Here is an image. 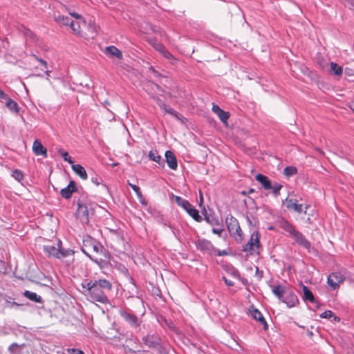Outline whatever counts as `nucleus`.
I'll return each mask as SVG.
<instances>
[{
  "label": "nucleus",
  "instance_id": "7ed1b4c3",
  "mask_svg": "<svg viewBox=\"0 0 354 354\" xmlns=\"http://www.w3.org/2000/svg\"><path fill=\"white\" fill-rule=\"evenodd\" d=\"M272 294L283 303H285L288 308H293L299 304V301L297 296L289 286L281 285H270Z\"/></svg>",
  "mask_w": 354,
  "mask_h": 354
},
{
  "label": "nucleus",
  "instance_id": "13d9d810",
  "mask_svg": "<svg viewBox=\"0 0 354 354\" xmlns=\"http://www.w3.org/2000/svg\"><path fill=\"white\" fill-rule=\"evenodd\" d=\"M138 200H139V202L142 205H147V203L145 200V198H144L142 194L141 193V197L140 198H138Z\"/></svg>",
  "mask_w": 354,
  "mask_h": 354
},
{
  "label": "nucleus",
  "instance_id": "de8ad7c7",
  "mask_svg": "<svg viewBox=\"0 0 354 354\" xmlns=\"http://www.w3.org/2000/svg\"><path fill=\"white\" fill-rule=\"evenodd\" d=\"M223 280L224 281L225 283L226 286H227L228 287H231V286H234V282L228 279H227L225 277H223Z\"/></svg>",
  "mask_w": 354,
  "mask_h": 354
},
{
  "label": "nucleus",
  "instance_id": "4d7b16f0",
  "mask_svg": "<svg viewBox=\"0 0 354 354\" xmlns=\"http://www.w3.org/2000/svg\"><path fill=\"white\" fill-rule=\"evenodd\" d=\"M149 70L153 74L154 77H158L160 76V74L156 69H154L152 66L150 67Z\"/></svg>",
  "mask_w": 354,
  "mask_h": 354
},
{
  "label": "nucleus",
  "instance_id": "1a4fd4ad",
  "mask_svg": "<svg viewBox=\"0 0 354 354\" xmlns=\"http://www.w3.org/2000/svg\"><path fill=\"white\" fill-rule=\"evenodd\" d=\"M259 238V232L257 231L254 232L250 236V241L243 245L242 251L250 252V254L259 253L258 250L260 248Z\"/></svg>",
  "mask_w": 354,
  "mask_h": 354
},
{
  "label": "nucleus",
  "instance_id": "a878e982",
  "mask_svg": "<svg viewBox=\"0 0 354 354\" xmlns=\"http://www.w3.org/2000/svg\"><path fill=\"white\" fill-rule=\"evenodd\" d=\"M72 169L82 179L86 180L88 178L85 169L79 164L72 165Z\"/></svg>",
  "mask_w": 354,
  "mask_h": 354
},
{
  "label": "nucleus",
  "instance_id": "412c9836",
  "mask_svg": "<svg viewBox=\"0 0 354 354\" xmlns=\"http://www.w3.org/2000/svg\"><path fill=\"white\" fill-rule=\"evenodd\" d=\"M300 286L302 288V291L304 294V301H309L312 304L315 303L316 300L312 291L306 286L304 285L301 282L300 283Z\"/></svg>",
  "mask_w": 354,
  "mask_h": 354
},
{
  "label": "nucleus",
  "instance_id": "864d4df0",
  "mask_svg": "<svg viewBox=\"0 0 354 354\" xmlns=\"http://www.w3.org/2000/svg\"><path fill=\"white\" fill-rule=\"evenodd\" d=\"M91 181L93 183L95 184L96 185H99L102 182V179L98 177H93L91 178Z\"/></svg>",
  "mask_w": 354,
  "mask_h": 354
},
{
  "label": "nucleus",
  "instance_id": "f3484780",
  "mask_svg": "<svg viewBox=\"0 0 354 354\" xmlns=\"http://www.w3.org/2000/svg\"><path fill=\"white\" fill-rule=\"evenodd\" d=\"M32 151L36 156H42L46 158L48 156L46 149L42 145L39 140H35L32 145Z\"/></svg>",
  "mask_w": 354,
  "mask_h": 354
},
{
  "label": "nucleus",
  "instance_id": "393cba45",
  "mask_svg": "<svg viewBox=\"0 0 354 354\" xmlns=\"http://www.w3.org/2000/svg\"><path fill=\"white\" fill-rule=\"evenodd\" d=\"M5 104L6 107L12 112L17 114L19 111V109L17 103L8 96V98L5 100Z\"/></svg>",
  "mask_w": 354,
  "mask_h": 354
},
{
  "label": "nucleus",
  "instance_id": "b1692460",
  "mask_svg": "<svg viewBox=\"0 0 354 354\" xmlns=\"http://www.w3.org/2000/svg\"><path fill=\"white\" fill-rule=\"evenodd\" d=\"M43 250L48 257H53L58 259L59 249L55 245H44Z\"/></svg>",
  "mask_w": 354,
  "mask_h": 354
},
{
  "label": "nucleus",
  "instance_id": "79ce46f5",
  "mask_svg": "<svg viewBox=\"0 0 354 354\" xmlns=\"http://www.w3.org/2000/svg\"><path fill=\"white\" fill-rule=\"evenodd\" d=\"M164 57L169 60L171 64H176L177 62V59L169 51Z\"/></svg>",
  "mask_w": 354,
  "mask_h": 354
},
{
  "label": "nucleus",
  "instance_id": "c9c22d12",
  "mask_svg": "<svg viewBox=\"0 0 354 354\" xmlns=\"http://www.w3.org/2000/svg\"><path fill=\"white\" fill-rule=\"evenodd\" d=\"M297 173V169L293 166H288L284 169V174L288 176H292Z\"/></svg>",
  "mask_w": 354,
  "mask_h": 354
},
{
  "label": "nucleus",
  "instance_id": "c03bdc74",
  "mask_svg": "<svg viewBox=\"0 0 354 354\" xmlns=\"http://www.w3.org/2000/svg\"><path fill=\"white\" fill-rule=\"evenodd\" d=\"M224 231L223 228H216L213 227L212 230V233L218 235L220 237L222 236V233Z\"/></svg>",
  "mask_w": 354,
  "mask_h": 354
},
{
  "label": "nucleus",
  "instance_id": "5fc2aeb1",
  "mask_svg": "<svg viewBox=\"0 0 354 354\" xmlns=\"http://www.w3.org/2000/svg\"><path fill=\"white\" fill-rule=\"evenodd\" d=\"M152 88H156L159 92H163V89L157 84L152 82L151 83Z\"/></svg>",
  "mask_w": 354,
  "mask_h": 354
},
{
  "label": "nucleus",
  "instance_id": "0e129e2a",
  "mask_svg": "<svg viewBox=\"0 0 354 354\" xmlns=\"http://www.w3.org/2000/svg\"><path fill=\"white\" fill-rule=\"evenodd\" d=\"M39 63H40V64H41V65L45 68H47L48 64H47V62H46L45 60H44V59H41L39 60Z\"/></svg>",
  "mask_w": 354,
  "mask_h": 354
},
{
  "label": "nucleus",
  "instance_id": "3c124183",
  "mask_svg": "<svg viewBox=\"0 0 354 354\" xmlns=\"http://www.w3.org/2000/svg\"><path fill=\"white\" fill-rule=\"evenodd\" d=\"M6 303H7L8 307H9V308H12L14 306L18 307L20 306V304H19L18 303H17L15 301H10L8 300H6Z\"/></svg>",
  "mask_w": 354,
  "mask_h": 354
},
{
  "label": "nucleus",
  "instance_id": "dca6fc26",
  "mask_svg": "<svg viewBox=\"0 0 354 354\" xmlns=\"http://www.w3.org/2000/svg\"><path fill=\"white\" fill-rule=\"evenodd\" d=\"M165 156L168 167L172 170H176L178 167V162L174 152L170 150L166 151Z\"/></svg>",
  "mask_w": 354,
  "mask_h": 354
},
{
  "label": "nucleus",
  "instance_id": "774afa93",
  "mask_svg": "<svg viewBox=\"0 0 354 354\" xmlns=\"http://www.w3.org/2000/svg\"><path fill=\"white\" fill-rule=\"evenodd\" d=\"M348 106L354 112V101L351 102Z\"/></svg>",
  "mask_w": 354,
  "mask_h": 354
},
{
  "label": "nucleus",
  "instance_id": "603ef678",
  "mask_svg": "<svg viewBox=\"0 0 354 354\" xmlns=\"http://www.w3.org/2000/svg\"><path fill=\"white\" fill-rule=\"evenodd\" d=\"M256 276L258 277L259 280H261L263 277V271L259 270L258 268L256 269Z\"/></svg>",
  "mask_w": 354,
  "mask_h": 354
},
{
  "label": "nucleus",
  "instance_id": "680f3d73",
  "mask_svg": "<svg viewBox=\"0 0 354 354\" xmlns=\"http://www.w3.org/2000/svg\"><path fill=\"white\" fill-rule=\"evenodd\" d=\"M90 28L93 32L95 33L97 32V27L95 23H90Z\"/></svg>",
  "mask_w": 354,
  "mask_h": 354
},
{
  "label": "nucleus",
  "instance_id": "4be33fe9",
  "mask_svg": "<svg viewBox=\"0 0 354 354\" xmlns=\"http://www.w3.org/2000/svg\"><path fill=\"white\" fill-rule=\"evenodd\" d=\"M255 178L259 183L261 184L262 187L265 189H271L272 183L266 176L261 174H259L256 176Z\"/></svg>",
  "mask_w": 354,
  "mask_h": 354
},
{
  "label": "nucleus",
  "instance_id": "49530a36",
  "mask_svg": "<svg viewBox=\"0 0 354 354\" xmlns=\"http://www.w3.org/2000/svg\"><path fill=\"white\" fill-rule=\"evenodd\" d=\"M68 352L70 353V354H84V353L82 351L77 348L68 349Z\"/></svg>",
  "mask_w": 354,
  "mask_h": 354
},
{
  "label": "nucleus",
  "instance_id": "e2e57ef3",
  "mask_svg": "<svg viewBox=\"0 0 354 354\" xmlns=\"http://www.w3.org/2000/svg\"><path fill=\"white\" fill-rule=\"evenodd\" d=\"M69 14H70V15H71L72 17H75L77 19H79L82 18V16L80 14H78V13L70 12Z\"/></svg>",
  "mask_w": 354,
  "mask_h": 354
},
{
  "label": "nucleus",
  "instance_id": "f704fd0d",
  "mask_svg": "<svg viewBox=\"0 0 354 354\" xmlns=\"http://www.w3.org/2000/svg\"><path fill=\"white\" fill-rule=\"evenodd\" d=\"M330 71L336 75H342L343 68L335 62L330 63Z\"/></svg>",
  "mask_w": 354,
  "mask_h": 354
},
{
  "label": "nucleus",
  "instance_id": "20e7f679",
  "mask_svg": "<svg viewBox=\"0 0 354 354\" xmlns=\"http://www.w3.org/2000/svg\"><path fill=\"white\" fill-rule=\"evenodd\" d=\"M142 341L147 347L156 349L158 354H169L163 346L162 338L157 333H148L142 337Z\"/></svg>",
  "mask_w": 354,
  "mask_h": 354
},
{
  "label": "nucleus",
  "instance_id": "0eeeda50",
  "mask_svg": "<svg viewBox=\"0 0 354 354\" xmlns=\"http://www.w3.org/2000/svg\"><path fill=\"white\" fill-rule=\"evenodd\" d=\"M120 316L131 328H137L140 326L142 320L136 316L130 308H120L118 311Z\"/></svg>",
  "mask_w": 354,
  "mask_h": 354
},
{
  "label": "nucleus",
  "instance_id": "69168bd1",
  "mask_svg": "<svg viewBox=\"0 0 354 354\" xmlns=\"http://www.w3.org/2000/svg\"><path fill=\"white\" fill-rule=\"evenodd\" d=\"M156 103L158 104V105L160 106V108H161V105L162 104H165L162 100H160V98H156Z\"/></svg>",
  "mask_w": 354,
  "mask_h": 354
},
{
  "label": "nucleus",
  "instance_id": "ea45409f",
  "mask_svg": "<svg viewBox=\"0 0 354 354\" xmlns=\"http://www.w3.org/2000/svg\"><path fill=\"white\" fill-rule=\"evenodd\" d=\"M282 188V185L279 183H275L273 185H272V193L275 196H277L279 194V192Z\"/></svg>",
  "mask_w": 354,
  "mask_h": 354
},
{
  "label": "nucleus",
  "instance_id": "4c0bfd02",
  "mask_svg": "<svg viewBox=\"0 0 354 354\" xmlns=\"http://www.w3.org/2000/svg\"><path fill=\"white\" fill-rule=\"evenodd\" d=\"M332 317H334L335 321H339V318L335 316L331 310H325L320 315L321 318L330 319Z\"/></svg>",
  "mask_w": 354,
  "mask_h": 354
},
{
  "label": "nucleus",
  "instance_id": "338daca9",
  "mask_svg": "<svg viewBox=\"0 0 354 354\" xmlns=\"http://www.w3.org/2000/svg\"><path fill=\"white\" fill-rule=\"evenodd\" d=\"M57 247H56V248H58V249H62V243L61 240H59V239L58 240L57 243Z\"/></svg>",
  "mask_w": 354,
  "mask_h": 354
},
{
  "label": "nucleus",
  "instance_id": "bb28decb",
  "mask_svg": "<svg viewBox=\"0 0 354 354\" xmlns=\"http://www.w3.org/2000/svg\"><path fill=\"white\" fill-rule=\"evenodd\" d=\"M149 158L151 160L158 163L160 167H164V160H162L161 156L158 155L157 150H151L149 153Z\"/></svg>",
  "mask_w": 354,
  "mask_h": 354
},
{
  "label": "nucleus",
  "instance_id": "aec40b11",
  "mask_svg": "<svg viewBox=\"0 0 354 354\" xmlns=\"http://www.w3.org/2000/svg\"><path fill=\"white\" fill-rule=\"evenodd\" d=\"M279 225L281 229L288 233L290 237L297 231L292 223L283 218L279 221Z\"/></svg>",
  "mask_w": 354,
  "mask_h": 354
},
{
  "label": "nucleus",
  "instance_id": "c756f323",
  "mask_svg": "<svg viewBox=\"0 0 354 354\" xmlns=\"http://www.w3.org/2000/svg\"><path fill=\"white\" fill-rule=\"evenodd\" d=\"M153 47L158 51L163 57H165L169 51L165 46L160 42H155L153 44Z\"/></svg>",
  "mask_w": 354,
  "mask_h": 354
},
{
  "label": "nucleus",
  "instance_id": "09e8293b",
  "mask_svg": "<svg viewBox=\"0 0 354 354\" xmlns=\"http://www.w3.org/2000/svg\"><path fill=\"white\" fill-rule=\"evenodd\" d=\"M8 96L3 90L0 89V102H3V100L8 98Z\"/></svg>",
  "mask_w": 354,
  "mask_h": 354
},
{
  "label": "nucleus",
  "instance_id": "a18cd8bd",
  "mask_svg": "<svg viewBox=\"0 0 354 354\" xmlns=\"http://www.w3.org/2000/svg\"><path fill=\"white\" fill-rule=\"evenodd\" d=\"M317 62L322 68L325 67V66L326 65V62H325L324 59L319 56L317 57Z\"/></svg>",
  "mask_w": 354,
  "mask_h": 354
},
{
  "label": "nucleus",
  "instance_id": "cd10ccee",
  "mask_svg": "<svg viewBox=\"0 0 354 354\" xmlns=\"http://www.w3.org/2000/svg\"><path fill=\"white\" fill-rule=\"evenodd\" d=\"M24 295L30 301L35 302L41 303L42 301L41 296L37 295V293L35 292L29 290H25L24 292Z\"/></svg>",
  "mask_w": 354,
  "mask_h": 354
},
{
  "label": "nucleus",
  "instance_id": "f257e3e1",
  "mask_svg": "<svg viewBox=\"0 0 354 354\" xmlns=\"http://www.w3.org/2000/svg\"><path fill=\"white\" fill-rule=\"evenodd\" d=\"M82 287L84 289V295L91 300L102 304H109L110 301L107 295L113 288L110 281L105 279L85 281L82 283Z\"/></svg>",
  "mask_w": 354,
  "mask_h": 354
},
{
  "label": "nucleus",
  "instance_id": "2eb2a0df",
  "mask_svg": "<svg viewBox=\"0 0 354 354\" xmlns=\"http://www.w3.org/2000/svg\"><path fill=\"white\" fill-rule=\"evenodd\" d=\"M77 190L76 183L74 180H71L67 187L61 189L60 194L64 198L69 199L73 193L77 192Z\"/></svg>",
  "mask_w": 354,
  "mask_h": 354
},
{
  "label": "nucleus",
  "instance_id": "7c9ffc66",
  "mask_svg": "<svg viewBox=\"0 0 354 354\" xmlns=\"http://www.w3.org/2000/svg\"><path fill=\"white\" fill-rule=\"evenodd\" d=\"M55 20L57 23L62 24L64 26H69L71 19L67 17L62 15H58L55 17Z\"/></svg>",
  "mask_w": 354,
  "mask_h": 354
},
{
  "label": "nucleus",
  "instance_id": "473e14b6",
  "mask_svg": "<svg viewBox=\"0 0 354 354\" xmlns=\"http://www.w3.org/2000/svg\"><path fill=\"white\" fill-rule=\"evenodd\" d=\"M11 176L18 182H21L24 178V173L18 169H15L12 171Z\"/></svg>",
  "mask_w": 354,
  "mask_h": 354
},
{
  "label": "nucleus",
  "instance_id": "ddd939ff",
  "mask_svg": "<svg viewBox=\"0 0 354 354\" xmlns=\"http://www.w3.org/2000/svg\"><path fill=\"white\" fill-rule=\"evenodd\" d=\"M290 237L293 239L300 246L308 250H310L311 246L310 241L307 240L303 234L298 230H297Z\"/></svg>",
  "mask_w": 354,
  "mask_h": 354
},
{
  "label": "nucleus",
  "instance_id": "8fccbe9b",
  "mask_svg": "<svg viewBox=\"0 0 354 354\" xmlns=\"http://www.w3.org/2000/svg\"><path fill=\"white\" fill-rule=\"evenodd\" d=\"M230 274L235 278H240L239 272L236 269H232V271L230 272Z\"/></svg>",
  "mask_w": 354,
  "mask_h": 354
},
{
  "label": "nucleus",
  "instance_id": "6e6d98bb",
  "mask_svg": "<svg viewBox=\"0 0 354 354\" xmlns=\"http://www.w3.org/2000/svg\"><path fill=\"white\" fill-rule=\"evenodd\" d=\"M18 347V344L17 343H13L12 344L9 348H8V351L11 353H13L14 352V349L17 348Z\"/></svg>",
  "mask_w": 354,
  "mask_h": 354
},
{
  "label": "nucleus",
  "instance_id": "9d476101",
  "mask_svg": "<svg viewBox=\"0 0 354 354\" xmlns=\"http://www.w3.org/2000/svg\"><path fill=\"white\" fill-rule=\"evenodd\" d=\"M195 245L196 249L203 254L212 256L214 252L216 251V248L213 245L212 242L205 239H198L196 241Z\"/></svg>",
  "mask_w": 354,
  "mask_h": 354
},
{
  "label": "nucleus",
  "instance_id": "a19ab883",
  "mask_svg": "<svg viewBox=\"0 0 354 354\" xmlns=\"http://www.w3.org/2000/svg\"><path fill=\"white\" fill-rule=\"evenodd\" d=\"M128 185L129 186H130L131 187V189L135 192V193L136 194V196L138 198H140L141 197V191H140V189L138 186L136 185H133V184H131V183L128 182Z\"/></svg>",
  "mask_w": 354,
  "mask_h": 354
},
{
  "label": "nucleus",
  "instance_id": "6ab92c4d",
  "mask_svg": "<svg viewBox=\"0 0 354 354\" xmlns=\"http://www.w3.org/2000/svg\"><path fill=\"white\" fill-rule=\"evenodd\" d=\"M279 225L281 229L288 233L290 237L297 231L292 223L283 218L279 221Z\"/></svg>",
  "mask_w": 354,
  "mask_h": 354
},
{
  "label": "nucleus",
  "instance_id": "052dcab7",
  "mask_svg": "<svg viewBox=\"0 0 354 354\" xmlns=\"http://www.w3.org/2000/svg\"><path fill=\"white\" fill-rule=\"evenodd\" d=\"M26 35L27 37H29L30 38H31L32 39H34L35 37V34L32 32H31L30 30H27V32L26 33Z\"/></svg>",
  "mask_w": 354,
  "mask_h": 354
},
{
  "label": "nucleus",
  "instance_id": "37998d69",
  "mask_svg": "<svg viewBox=\"0 0 354 354\" xmlns=\"http://www.w3.org/2000/svg\"><path fill=\"white\" fill-rule=\"evenodd\" d=\"M228 253L226 250H220L218 249H216V251L214 252V254H212V256H225L227 255Z\"/></svg>",
  "mask_w": 354,
  "mask_h": 354
},
{
  "label": "nucleus",
  "instance_id": "423d86ee",
  "mask_svg": "<svg viewBox=\"0 0 354 354\" xmlns=\"http://www.w3.org/2000/svg\"><path fill=\"white\" fill-rule=\"evenodd\" d=\"M173 198L176 204L185 210L193 219L197 222L202 221L203 218L200 216L198 211L187 200L175 195H173Z\"/></svg>",
  "mask_w": 354,
  "mask_h": 354
},
{
  "label": "nucleus",
  "instance_id": "a211bd4d",
  "mask_svg": "<svg viewBox=\"0 0 354 354\" xmlns=\"http://www.w3.org/2000/svg\"><path fill=\"white\" fill-rule=\"evenodd\" d=\"M212 111L218 115V117L223 124H227V120L229 119L230 117L229 112L225 111L224 110L221 109L216 104H213Z\"/></svg>",
  "mask_w": 354,
  "mask_h": 354
},
{
  "label": "nucleus",
  "instance_id": "2f4dec72",
  "mask_svg": "<svg viewBox=\"0 0 354 354\" xmlns=\"http://www.w3.org/2000/svg\"><path fill=\"white\" fill-rule=\"evenodd\" d=\"M160 109L163 110L165 113H169L178 118L179 113L177 111H176L174 109H172L169 105H167L166 104H162Z\"/></svg>",
  "mask_w": 354,
  "mask_h": 354
},
{
  "label": "nucleus",
  "instance_id": "72a5a7b5",
  "mask_svg": "<svg viewBox=\"0 0 354 354\" xmlns=\"http://www.w3.org/2000/svg\"><path fill=\"white\" fill-rule=\"evenodd\" d=\"M59 257L58 259H62L64 257H67L68 256L73 255L74 254V251L71 249H59Z\"/></svg>",
  "mask_w": 354,
  "mask_h": 354
},
{
  "label": "nucleus",
  "instance_id": "58836bf2",
  "mask_svg": "<svg viewBox=\"0 0 354 354\" xmlns=\"http://www.w3.org/2000/svg\"><path fill=\"white\" fill-rule=\"evenodd\" d=\"M71 28L75 34H80V25L78 22L74 21L73 20L71 21L69 24Z\"/></svg>",
  "mask_w": 354,
  "mask_h": 354
},
{
  "label": "nucleus",
  "instance_id": "39448f33",
  "mask_svg": "<svg viewBox=\"0 0 354 354\" xmlns=\"http://www.w3.org/2000/svg\"><path fill=\"white\" fill-rule=\"evenodd\" d=\"M95 205L88 201H77V216L82 223H88L90 216L94 214Z\"/></svg>",
  "mask_w": 354,
  "mask_h": 354
},
{
  "label": "nucleus",
  "instance_id": "5701e85b",
  "mask_svg": "<svg viewBox=\"0 0 354 354\" xmlns=\"http://www.w3.org/2000/svg\"><path fill=\"white\" fill-rule=\"evenodd\" d=\"M105 53L109 56L115 57L119 59L122 58L121 50L114 46H107L105 49Z\"/></svg>",
  "mask_w": 354,
  "mask_h": 354
},
{
  "label": "nucleus",
  "instance_id": "9b49d317",
  "mask_svg": "<svg viewBox=\"0 0 354 354\" xmlns=\"http://www.w3.org/2000/svg\"><path fill=\"white\" fill-rule=\"evenodd\" d=\"M344 280V277L340 272H332L327 279V283L332 290H335L339 283Z\"/></svg>",
  "mask_w": 354,
  "mask_h": 354
},
{
  "label": "nucleus",
  "instance_id": "bf43d9fd",
  "mask_svg": "<svg viewBox=\"0 0 354 354\" xmlns=\"http://www.w3.org/2000/svg\"><path fill=\"white\" fill-rule=\"evenodd\" d=\"M345 73L348 75V76H351V75H353L354 73H353V70L351 69V68H346L345 69Z\"/></svg>",
  "mask_w": 354,
  "mask_h": 354
},
{
  "label": "nucleus",
  "instance_id": "f8f14e48",
  "mask_svg": "<svg viewBox=\"0 0 354 354\" xmlns=\"http://www.w3.org/2000/svg\"><path fill=\"white\" fill-rule=\"evenodd\" d=\"M250 315L255 320L258 321L263 326L264 330H267L268 325L266 322V319L263 316L262 313L253 306H250L248 309Z\"/></svg>",
  "mask_w": 354,
  "mask_h": 354
},
{
  "label": "nucleus",
  "instance_id": "4468645a",
  "mask_svg": "<svg viewBox=\"0 0 354 354\" xmlns=\"http://www.w3.org/2000/svg\"><path fill=\"white\" fill-rule=\"evenodd\" d=\"M283 203L286 204V207L288 209H292L295 212L300 214L301 212H304V214L306 213V209H308V205L306 206V209L303 210V205L299 204L296 202V201L293 199H290L288 198H286Z\"/></svg>",
  "mask_w": 354,
  "mask_h": 354
},
{
  "label": "nucleus",
  "instance_id": "c85d7f7f",
  "mask_svg": "<svg viewBox=\"0 0 354 354\" xmlns=\"http://www.w3.org/2000/svg\"><path fill=\"white\" fill-rule=\"evenodd\" d=\"M204 220L212 226L221 225L219 220L211 214L205 215Z\"/></svg>",
  "mask_w": 354,
  "mask_h": 354
},
{
  "label": "nucleus",
  "instance_id": "f03ea898",
  "mask_svg": "<svg viewBox=\"0 0 354 354\" xmlns=\"http://www.w3.org/2000/svg\"><path fill=\"white\" fill-rule=\"evenodd\" d=\"M82 252L92 261L101 268L106 267L109 263L110 254L103 245L90 236L83 239Z\"/></svg>",
  "mask_w": 354,
  "mask_h": 354
},
{
  "label": "nucleus",
  "instance_id": "e433bc0d",
  "mask_svg": "<svg viewBox=\"0 0 354 354\" xmlns=\"http://www.w3.org/2000/svg\"><path fill=\"white\" fill-rule=\"evenodd\" d=\"M58 153L62 156L63 159L65 161L68 162L70 164H72L73 162L68 153L67 151H65L63 149H59Z\"/></svg>",
  "mask_w": 354,
  "mask_h": 354
},
{
  "label": "nucleus",
  "instance_id": "6e6552de",
  "mask_svg": "<svg viewBox=\"0 0 354 354\" xmlns=\"http://www.w3.org/2000/svg\"><path fill=\"white\" fill-rule=\"evenodd\" d=\"M225 223L230 235L237 241H242V231L237 219L230 215L225 218Z\"/></svg>",
  "mask_w": 354,
  "mask_h": 354
}]
</instances>
